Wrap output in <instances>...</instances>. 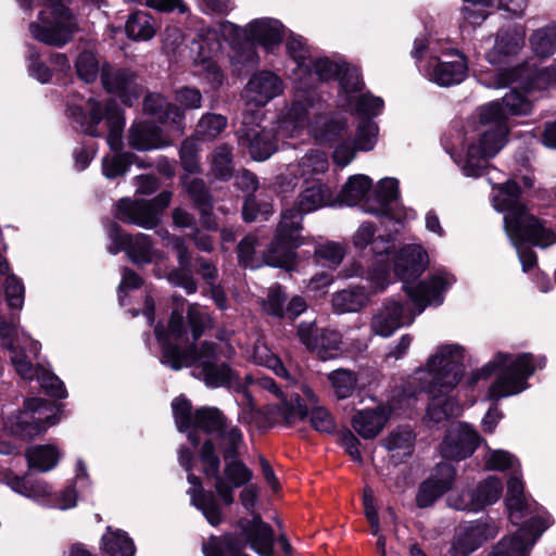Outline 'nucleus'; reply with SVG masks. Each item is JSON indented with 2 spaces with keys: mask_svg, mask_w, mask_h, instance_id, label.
Masks as SVG:
<instances>
[{
  "mask_svg": "<svg viewBox=\"0 0 556 556\" xmlns=\"http://www.w3.org/2000/svg\"><path fill=\"white\" fill-rule=\"evenodd\" d=\"M369 292L364 287L341 290L332 296V307L338 314L354 313L366 305Z\"/></svg>",
  "mask_w": 556,
  "mask_h": 556,
  "instance_id": "42",
  "label": "nucleus"
},
{
  "mask_svg": "<svg viewBox=\"0 0 556 556\" xmlns=\"http://www.w3.org/2000/svg\"><path fill=\"white\" fill-rule=\"evenodd\" d=\"M526 30L521 26L501 28L495 37L493 49L488 53L491 63H498L502 56L517 54L525 45Z\"/></svg>",
  "mask_w": 556,
  "mask_h": 556,
  "instance_id": "33",
  "label": "nucleus"
},
{
  "mask_svg": "<svg viewBox=\"0 0 556 556\" xmlns=\"http://www.w3.org/2000/svg\"><path fill=\"white\" fill-rule=\"evenodd\" d=\"M248 384L255 391H266L276 396L277 402L268 405L267 409L270 414V420H282L292 424L307 416V406L300 401L301 391L290 395L287 400L283 392L270 377H262L258 375L247 376Z\"/></svg>",
  "mask_w": 556,
  "mask_h": 556,
  "instance_id": "13",
  "label": "nucleus"
},
{
  "mask_svg": "<svg viewBox=\"0 0 556 556\" xmlns=\"http://www.w3.org/2000/svg\"><path fill=\"white\" fill-rule=\"evenodd\" d=\"M61 457L54 445H35L26 451V458L30 468L46 472L53 469Z\"/></svg>",
  "mask_w": 556,
  "mask_h": 556,
  "instance_id": "47",
  "label": "nucleus"
},
{
  "mask_svg": "<svg viewBox=\"0 0 556 556\" xmlns=\"http://www.w3.org/2000/svg\"><path fill=\"white\" fill-rule=\"evenodd\" d=\"M172 197L170 191H162L151 201L122 199L116 217L124 223L152 229L157 226L159 213L168 206Z\"/></svg>",
  "mask_w": 556,
  "mask_h": 556,
  "instance_id": "14",
  "label": "nucleus"
},
{
  "mask_svg": "<svg viewBox=\"0 0 556 556\" xmlns=\"http://www.w3.org/2000/svg\"><path fill=\"white\" fill-rule=\"evenodd\" d=\"M467 71V60L457 50L431 56L424 68L429 80L443 87L460 84L466 78Z\"/></svg>",
  "mask_w": 556,
  "mask_h": 556,
  "instance_id": "16",
  "label": "nucleus"
},
{
  "mask_svg": "<svg viewBox=\"0 0 556 556\" xmlns=\"http://www.w3.org/2000/svg\"><path fill=\"white\" fill-rule=\"evenodd\" d=\"M130 147L147 151L160 149L169 144L162 136L161 129L151 123L139 122L131 125L128 132Z\"/></svg>",
  "mask_w": 556,
  "mask_h": 556,
  "instance_id": "36",
  "label": "nucleus"
},
{
  "mask_svg": "<svg viewBox=\"0 0 556 556\" xmlns=\"http://www.w3.org/2000/svg\"><path fill=\"white\" fill-rule=\"evenodd\" d=\"M542 361L543 358L534 361L533 356L528 353L520 354L515 358L510 354L497 353L493 361L472 374L471 383L488 378L500 369L501 372L495 382L489 388V399L497 401L511 396L528 388L527 379L534 372L536 366H543Z\"/></svg>",
  "mask_w": 556,
  "mask_h": 556,
  "instance_id": "7",
  "label": "nucleus"
},
{
  "mask_svg": "<svg viewBox=\"0 0 556 556\" xmlns=\"http://www.w3.org/2000/svg\"><path fill=\"white\" fill-rule=\"evenodd\" d=\"M510 81H519V86L526 90L556 85V61L551 66L536 71L534 74L525 67L516 68L511 73Z\"/></svg>",
  "mask_w": 556,
  "mask_h": 556,
  "instance_id": "40",
  "label": "nucleus"
},
{
  "mask_svg": "<svg viewBox=\"0 0 556 556\" xmlns=\"http://www.w3.org/2000/svg\"><path fill=\"white\" fill-rule=\"evenodd\" d=\"M200 146L193 138H187L182 141L179 156L181 166L189 174H197L201 172L199 159Z\"/></svg>",
  "mask_w": 556,
  "mask_h": 556,
  "instance_id": "59",
  "label": "nucleus"
},
{
  "mask_svg": "<svg viewBox=\"0 0 556 556\" xmlns=\"http://www.w3.org/2000/svg\"><path fill=\"white\" fill-rule=\"evenodd\" d=\"M530 48L540 58H548L556 51V22H552L532 31Z\"/></svg>",
  "mask_w": 556,
  "mask_h": 556,
  "instance_id": "46",
  "label": "nucleus"
},
{
  "mask_svg": "<svg viewBox=\"0 0 556 556\" xmlns=\"http://www.w3.org/2000/svg\"><path fill=\"white\" fill-rule=\"evenodd\" d=\"M315 258L330 268L339 266L345 255L344 248L337 242H326L316 247Z\"/></svg>",
  "mask_w": 556,
  "mask_h": 556,
  "instance_id": "58",
  "label": "nucleus"
},
{
  "mask_svg": "<svg viewBox=\"0 0 556 556\" xmlns=\"http://www.w3.org/2000/svg\"><path fill=\"white\" fill-rule=\"evenodd\" d=\"M155 337L162 344V363L178 370L188 367L194 362H200L202 367L203 381L207 387L219 388L235 387L238 382L237 374L226 364H217L222 358L202 357L197 354L195 348L181 351L177 345L169 342L170 339L180 340L186 336L182 314L174 311L170 315L167 330L161 325L155 327Z\"/></svg>",
  "mask_w": 556,
  "mask_h": 556,
  "instance_id": "4",
  "label": "nucleus"
},
{
  "mask_svg": "<svg viewBox=\"0 0 556 556\" xmlns=\"http://www.w3.org/2000/svg\"><path fill=\"white\" fill-rule=\"evenodd\" d=\"M498 533V528L493 521H477L462 529L455 536L451 554L452 556H468L484 541L493 539Z\"/></svg>",
  "mask_w": 556,
  "mask_h": 556,
  "instance_id": "26",
  "label": "nucleus"
},
{
  "mask_svg": "<svg viewBox=\"0 0 556 556\" xmlns=\"http://www.w3.org/2000/svg\"><path fill=\"white\" fill-rule=\"evenodd\" d=\"M108 235L112 240V244L109 247V251L112 254L124 250L136 264L151 263L155 258L161 257V254L153 249L149 236L144 233L126 235L118 225L111 223L108 227Z\"/></svg>",
  "mask_w": 556,
  "mask_h": 556,
  "instance_id": "18",
  "label": "nucleus"
},
{
  "mask_svg": "<svg viewBox=\"0 0 556 556\" xmlns=\"http://www.w3.org/2000/svg\"><path fill=\"white\" fill-rule=\"evenodd\" d=\"M244 33L250 39L257 41L266 49H270L281 42L285 28L278 20L263 17L252 21Z\"/></svg>",
  "mask_w": 556,
  "mask_h": 556,
  "instance_id": "34",
  "label": "nucleus"
},
{
  "mask_svg": "<svg viewBox=\"0 0 556 556\" xmlns=\"http://www.w3.org/2000/svg\"><path fill=\"white\" fill-rule=\"evenodd\" d=\"M328 379L338 399H346L356 388L357 379L353 371L337 369L328 375Z\"/></svg>",
  "mask_w": 556,
  "mask_h": 556,
  "instance_id": "57",
  "label": "nucleus"
},
{
  "mask_svg": "<svg viewBox=\"0 0 556 556\" xmlns=\"http://www.w3.org/2000/svg\"><path fill=\"white\" fill-rule=\"evenodd\" d=\"M455 473L456 470L451 464H438L432 475L418 488V492L416 494L417 506L426 508L433 505L439 497L452 488Z\"/></svg>",
  "mask_w": 556,
  "mask_h": 556,
  "instance_id": "24",
  "label": "nucleus"
},
{
  "mask_svg": "<svg viewBox=\"0 0 556 556\" xmlns=\"http://www.w3.org/2000/svg\"><path fill=\"white\" fill-rule=\"evenodd\" d=\"M0 339L16 374L24 380H34L39 366L34 365L40 351V343L25 332H20L12 317L10 321L0 320Z\"/></svg>",
  "mask_w": 556,
  "mask_h": 556,
  "instance_id": "10",
  "label": "nucleus"
},
{
  "mask_svg": "<svg viewBox=\"0 0 556 556\" xmlns=\"http://www.w3.org/2000/svg\"><path fill=\"white\" fill-rule=\"evenodd\" d=\"M182 185L194 205L201 212L203 218L211 215L213 204L212 197L202 179L182 177Z\"/></svg>",
  "mask_w": 556,
  "mask_h": 556,
  "instance_id": "49",
  "label": "nucleus"
},
{
  "mask_svg": "<svg viewBox=\"0 0 556 556\" xmlns=\"http://www.w3.org/2000/svg\"><path fill=\"white\" fill-rule=\"evenodd\" d=\"M208 164L211 177L224 181L230 179L235 170L232 148L226 143L215 147L208 156Z\"/></svg>",
  "mask_w": 556,
  "mask_h": 556,
  "instance_id": "41",
  "label": "nucleus"
},
{
  "mask_svg": "<svg viewBox=\"0 0 556 556\" xmlns=\"http://www.w3.org/2000/svg\"><path fill=\"white\" fill-rule=\"evenodd\" d=\"M285 302L286 294L282 288L276 285L268 289L266 298L262 301V306L266 314L276 318H285Z\"/></svg>",
  "mask_w": 556,
  "mask_h": 556,
  "instance_id": "62",
  "label": "nucleus"
},
{
  "mask_svg": "<svg viewBox=\"0 0 556 556\" xmlns=\"http://www.w3.org/2000/svg\"><path fill=\"white\" fill-rule=\"evenodd\" d=\"M249 546L260 556H274V530L258 515L242 528Z\"/></svg>",
  "mask_w": 556,
  "mask_h": 556,
  "instance_id": "32",
  "label": "nucleus"
},
{
  "mask_svg": "<svg viewBox=\"0 0 556 556\" xmlns=\"http://www.w3.org/2000/svg\"><path fill=\"white\" fill-rule=\"evenodd\" d=\"M383 105L381 98L365 93L355 98L354 111L359 117L370 119L382 112Z\"/></svg>",
  "mask_w": 556,
  "mask_h": 556,
  "instance_id": "63",
  "label": "nucleus"
},
{
  "mask_svg": "<svg viewBox=\"0 0 556 556\" xmlns=\"http://www.w3.org/2000/svg\"><path fill=\"white\" fill-rule=\"evenodd\" d=\"M125 29L127 36L136 41L150 40L156 33L153 18L142 11H138L128 17Z\"/></svg>",
  "mask_w": 556,
  "mask_h": 556,
  "instance_id": "48",
  "label": "nucleus"
},
{
  "mask_svg": "<svg viewBox=\"0 0 556 556\" xmlns=\"http://www.w3.org/2000/svg\"><path fill=\"white\" fill-rule=\"evenodd\" d=\"M428 265V256L420 245H406L399 252L395 261V273L404 286H410L409 281L419 277Z\"/></svg>",
  "mask_w": 556,
  "mask_h": 556,
  "instance_id": "30",
  "label": "nucleus"
},
{
  "mask_svg": "<svg viewBox=\"0 0 556 556\" xmlns=\"http://www.w3.org/2000/svg\"><path fill=\"white\" fill-rule=\"evenodd\" d=\"M72 114L80 124L85 134L93 137L101 136V132L97 130V126L103 119V113L101 105L93 98L88 99L85 109L80 105L73 106Z\"/></svg>",
  "mask_w": 556,
  "mask_h": 556,
  "instance_id": "44",
  "label": "nucleus"
},
{
  "mask_svg": "<svg viewBox=\"0 0 556 556\" xmlns=\"http://www.w3.org/2000/svg\"><path fill=\"white\" fill-rule=\"evenodd\" d=\"M493 204L496 211L504 213L505 230L517 248L523 271L530 270L536 264V255L532 250L519 247V243L528 241L546 248L556 241L555 233L528 212L520 202V189L513 180L498 187Z\"/></svg>",
  "mask_w": 556,
  "mask_h": 556,
  "instance_id": "3",
  "label": "nucleus"
},
{
  "mask_svg": "<svg viewBox=\"0 0 556 556\" xmlns=\"http://www.w3.org/2000/svg\"><path fill=\"white\" fill-rule=\"evenodd\" d=\"M450 285L451 281L446 277L433 276L416 286H405L404 291L416 306V312L400 302L386 301L371 318V331L377 336L389 338L401 327L412 325L415 317L421 314L428 305L442 304V293Z\"/></svg>",
  "mask_w": 556,
  "mask_h": 556,
  "instance_id": "5",
  "label": "nucleus"
},
{
  "mask_svg": "<svg viewBox=\"0 0 556 556\" xmlns=\"http://www.w3.org/2000/svg\"><path fill=\"white\" fill-rule=\"evenodd\" d=\"M222 440L223 455L226 460L229 458H236L238 448L243 442V435L241 430L236 426H227L218 433Z\"/></svg>",
  "mask_w": 556,
  "mask_h": 556,
  "instance_id": "60",
  "label": "nucleus"
},
{
  "mask_svg": "<svg viewBox=\"0 0 556 556\" xmlns=\"http://www.w3.org/2000/svg\"><path fill=\"white\" fill-rule=\"evenodd\" d=\"M376 229L371 223H363L358 229L355 231L353 236V244L355 248L363 250L365 249L369 243L374 244V252L377 254L382 253H389L391 249V244L388 239H384L383 237H379L376 240H374Z\"/></svg>",
  "mask_w": 556,
  "mask_h": 556,
  "instance_id": "51",
  "label": "nucleus"
},
{
  "mask_svg": "<svg viewBox=\"0 0 556 556\" xmlns=\"http://www.w3.org/2000/svg\"><path fill=\"white\" fill-rule=\"evenodd\" d=\"M283 91V81L271 72L262 71L254 74L247 84L244 97L255 106H264Z\"/></svg>",
  "mask_w": 556,
  "mask_h": 556,
  "instance_id": "27",
  "label": "nucleus"
},
{
  "mask_svg": "<svg viewBox=\"0 0 556 556\" xmlns=\"http://www.w3.org/2000/svg\"><path fill=\"white\" fill-rule=\"evenodd\" d=\"M391 409L386 405L357 410L352 417V427L365 440L376 438L387 425Z\"/></svg>",
  "mask_w": 556,
  "mask_h": 556,
  "instance_id": "29",
  "label": "nucleus"
},
{
  "mask_svg": "<svg viewBox=\"0 0 556 556\" xmlns=\"http://www.w3.org/2000/svg\"><path fill=\"white\" fill-rule=\"evenodd\" d=\"M336 198L331 188L319 180L308 184L299 193L296 200L281 212V231L291 227L293 231L302 229L303 216L324 206L332 205Z\"/></svg>",
  "mask_w": 556,
  "mask_h": 556,
  "instance_id": "12",
  "label": "nucleus"
},
{
  "mask_svg": "<svg viewBox=\"0 0 556 556\" xmlns=\"http://www.w3.org/2000/svg\"><path fill=\"white\" fill-rule=\"evenodd\" d=\"M200 457L206 477L215 479L214 488L217 495L225 505H231L233 503V490L252 479L251 470L242 462L229 458L230 460L227 462L224 469V478L220 477V460L211 440L203 443Z\"/></svg>",
  "mask_w": 556,
  "mask_h": 556,
  "instance_id": "9",
  "label": "nucleus"
},
{
  "mask_svg": "<svg viewBox=\"0 0 556 556\" xmlns=\"http://www.w3.org/2000/svg\"><path fill=\"white\" fill-rule=\"evenodd\" d=\"M399 197V181L394 178H383L379 181L374 194L364 203V211L372 215H388L389 206Z\"/></svg>",
  "mask_w": 556,
  "mask_h": 556,
  "instance_id": "38",
  "label": "nucleus"
},
{
  "mask_svg": "<svg viewBox=\"0 0 556 556\" xmlns=\"http://www.w3.org/2000/svg\"><path fill=\"white\" fill-rule=\"evenodd\" d=\"M187 479L192 485L188 491L191 503L202 511L210 525L218 526L223 521V513L215 494L211 491H204L200 479L192 472L189 471Z\"/></svg>",
  "mask_w": 556,
  "mask_h": 556,
  "instance_id": "31",
  "label": "nucleus"
},
{
  "mask_svg": "<svg viewBox=\"0 0 556 556\" xmlns=\"http://www.w3.org/2000/svg\"><path fill=\"white\" fill-rule=\"evenodd\" d=\"M328 166L329 163L326 153L315 149L305 153L296 164L289 165L288 172L290 176H299L308 184L309 180H318L316 177L325 174Z\"/></svg>",
  "mask_w": 556,
  "mask_h": 556,
  "instance_id": "35",
  "label": "nucleus"
},
{
  "mask_svg": "<svg viewBox=\"0 0 556 556\" xmlns=\"http://www.w3.org/2000/svg\"><path fill=\"white\" fill-rule=\"evenodd\" d=\"M503 491L498 478L489 477L475 489L448 498L450 505L458 510L479 511L488 505L496 503Z\"/></svg>",
  "mask_w": 556,
  "mask_h": 556,
  "instance_id": "21",
  "label": "nucleus"
},
{
  "mask_svg": "<svg viewBox=\"0 0 556 556\" xmlns=\"http://www.w3.org/2000/svg\"><path fill=\"white\" fill-rule=\"evenodd\" d=\"M301 231L302 229H298L295 232L291 227H287L285 231H281L280 222L276 237L264 254V263L274 267L290 266L294 260L293 250L302 244Z\"/></svg>",
  "mask_w": 556,
  "mask_h": 556,
  "instance_id": "25",
  "label": "nucleus"
},
{
  "mask_svg": "<svg viewBox=\"0 0 556 556\" xmlns=\"http://www.w3.org/2000/svg\"><path fill=\"white\" fill-rule=\"evenodd\" d=\"M548 528V520L531 518V523H523L515 534L498 541L488 556H530L539 538Z\"/></svg>",
  "mask_w": 556,
  "mask_h": 556,
  "instance_id": "15",
  "label": "nucleus"
},
{
  "mask_svg": "<svg viewBox=\"0 0 556 556\" xmlns=\"http://www.w3.org/2000/svg\"><path fill=\"white\" fill-rule=\"evenodd\" d=\"M323 103L314 93H300L288 109L279 129L293 138L307 127L308 134L318 142H330L341 137L346 123L339 117L321 114Z\"/></svg>",
  "mask_w": 556,
  "mask_h": 556,
  "instance_id": "6",
  "label": "nucleus"
},
{
  "mask_svg": "<svg viewBox=\"0 0 556 556\" xmlns=\"http://www.w3.org/2000/svg\"><path fill=\"white\" fill-rule=\"evenodd\" d=\"M42 1L47 9L39 13L37 22L29 24V33L42 43L61 48L73 39L78 29L77 21L62 0Z\"/></svg>",
  "mask_w": 556,
  "mask_h": 556,
  "instance_id": "8",
  "label": "nucleus"
},
{
  "mask_svg": "<svg viewBox=\"0 0 556 556\" xmlns=\"http://www.w3.org/2000/svg\"><path fill=\"white\" fill-rule=\"evenodd\" d=\"M143 109L147 113L155 116L162 123H169L173 128L181 130L185 114L179 108L167 102L160 93L148 94L143 102Z\"/></svg>",
  "mask_w": 556,
  "mask_h": 556,
  "instance_id": "37",
  "label": "nucleus"
},
{
  "mask_svg": "<svg viewBox=\"0 0 556 556\" xmlns=\"http://www.w3.org/2000/svg\"><path fill=\"white\" fill-rule=\"evenodd\" d=\"M191 51L194 62L203 66L211 78L220 84L223 74L217 64L216 58L222 51V40L218 39V31L211 27L201 28L192 41Z\"/></svg>",
  "mask_w": 556,
  "mask_h": 556,
  "instance_id": "20",
  "label": "nucleus"
},
{
  "mask_svg": "<svg viewBox=\"0 0 556 556\" xmlns=\"http://www.w3.org/2000/svg\"><path fill=\"white\" fill-rule=\"evenodd\" d=\"M341 343V334L338 331L321 329L318 334L317 346L313 351H316L324 361L331 359L340 355Z\"/></svg>",
  "mask_w": 556,
  "mask_h": 556,
  "instance_id": "55",
  "label": "nucleus"
},
{
  "mask_svg": "<svg viewBox=\"0 0 556 556\" xmlns=\"http://www.w3.org/2000/svg\"><path fill=\"white\" fill-rule=\"evenodd\" d=\"M102 64L91 50L81 51L75 62L78 77L85 83H92L98 78Z\"/></svg>",
  "mask_w": 556,
  "mask_h": 556,
  "instance_id": "56",
  "label": "nucleus"
},
{
  "mask_svg": "<svg viewBox=\"0 0 556 556\" xmlns=\"http://www.w3.org/2000/svg\"><path fill=\"white\" fill-rule=\"evenodd\" d=\"M532 110L531 101L523 93L511 89L501 102H492L479 111L476 136L469 139L466 157L459 167L467 177H480L486 169V161L495 156L505 146L508 115H527Z\"/></svg>",
  "mask_w": 556,
  "mask_h": 556,
  "instance_id": "1",
  "label": "nucleus"
},
{
  "mask_svg": "<svg viewBox=\"0 0 556 556\" xmlns=\"http://www.w3.org/2000/svg\"><path fill=\"white\" fill-rule=\"evenodd\" d=\"M252 118L245 115L241 127L238 129L239 144L248 149L255 161L269 159L277 150V139L273 127L262 126L250 122Z\"/></svg>",
  "mask_w": 556,
  "mask_h": 556,
  "instance_id": "17",
  "label": "nucleus"
},
{
  "mask_svg": "<svg viewBox=\"0 0 556 556\" xmlns=\"http://www.w3.org/2000/svg\"><path fill=\"white\" fill-rule=\"evenodd\" d=\"M47 402L41 399H29L25 402V409L11 421V430L22 438H34L56 424L53 415H43Z\"/></svg>",
  "mask_w": 556,
  "mask_h": 556,
  "instance_id": "19",
  "label": "nucleus"
},
{
  "mask_svg": "<svg viewBox=\"0 0 556 556\" xmlns=\"http://www.w3.org/2000/svg\"><path fill=\"white\" fill-rule=\"evenodd\" d=\"M194 425L207 432V433H219L225 427L226 419L222 412L215 407H203L197 409L193 416Z\"/></svg>",
  "mask_w": 556,
  "mask_h": 556,
  "instance_id": "54",
  "label": "nucleus"
},
{
  "mask_svg": "<svg viewBox=\"0 0 556 556\" xmlns=\"http://www.w3.org/2000/svg\"><path fill=\"white\" fill-rule=\"evenodd\" d=\"M506 507L509 514V519L514 525L531 523V518L546 519L545 511L534 501H529L523 495L522 481L513 476L507 483Z\"/></svg>",
  "mask_w": 556,
  "mask_h": 556,
  "instance_id": "22",
  "label": "nucleus"
},
{
  "mask_svg": "<svg viewBox=\"0 0 556 556\" xmlns=\"http://www.w3.org/2000/svg\"><path fill=\"white\" fill-rule=\"evenodd\" d=\"M371 187V179L365 175H355L342 187L339 200L346 205H354L361 201Z\"/></svg>",
  "mask_w": 556,
  "mask_h": 556,
  "instance_id": "52",
  "label": "nucleus"
},
{
  "mask_svg": "<svg viewBox=\"0 0 556 556\" xmlns=\"http://www.w3.org/2000/svg\"><path fill=\"white\" fill-rule=\"evenodd\" d=\"M415 434L409 427H399L392 430L382 441L383 446L392 457H407L414 451Z\"/></svg>",
  "mask_w": 556,
  "mask_h": 556,
  "instance_id": "45",
  "label": "nucleus"
},
{
  "mask_svg": "<svg viewBox=\"0 0 556 556\" xmlns=\"http://www.w3.org/2000/svg\"><path fill=\"white\" fill-rule=\"evenodd\" d=\"M101 81L108 92L118 94L126 105H131L138 98L135 75L128 70H114L102 63Z\"/></svg>",
  "mask_w": 556,
  "mask_h": 556,
  "instance_id": "28",
  "label": "nucleus"
},
{
  "mask_svg": "<svg viewBox=\"0 0 556 556\" xmlns=\"http://www.w3.org/2000/svg\"><path fill=\"white\" fill-rule=\"evenodd\" d=\"M229 336L228 331L219 330L216 333L217 342L204 341L197 350V354L202 357L230 358L235 354V349L229 343Z\"/></svg>",
  "mask_w": 556,
  "mask_h": 556,
  "instance_id": "53",
  "label": "nucleus"
},
{
  "mask_svg": "<svg viewBox=\"0 0 556 556\" xmlns=\"http://www.w3.org/2000/svg\"><path fill=\"white\" fill-rule=\"evenodd\" d=\"M300 401L307 406V414H311V424L319 432L330 433L334 430V421L331 414L323 406H318L317 395L311 387L302 384L300 387Z\"/></svg>",
  "mask_w": 556,
  "mask_h": 556,
  "instance_id": "39",
  "label": "nucleus"
},
{
  "mask_svg": "<svg viewBox=\"0 0 556 556\" xmlns=\"http://www.w3.org/2000/svg\"><path fill=\"white\" fill-rule=\"evenodd\" d=\"M7 484L14 492L35 501L49 497L52 493V489L48 482L40 479H31L29 477H8Z\"/></svg>",
  "mask_w": 556,
  "mask_h": 556,
  "instance_id": "43",
  "label": "nucleus"
},
{
  "mask_svg": "<svg viewBox=\"0 0 556 556\" xmlns=\"http://www.w3.org/2000/svg\"><path fill=\"white\" fill-rule=\"evenodd\" d=\"M479 434L466 424L450 427L440 445L441 455L452 460H462L470 456L478 447Z\"/></svg>",
  "mask_w": 556,
  "mask_h": 556,
  "instance_id": "23",
  "label": "nucleus"
},
{
  "mask_svg": "<svg viewBox=\"0 0 556 556\" xmlns=\"http://www.w3.org/2000/svg\"><path fill=\"white\" fill-rule=\"evenodd\" d=\"M102 548L110 556H134L135 545L132 540L119 530L110 529L102 536Z\"/></svg>",
  "mask_w": 556,
  "mask_h": 556,
  "instance_id": "50",
  "label": "nucleus"
},
{
  "mask_svg": "<svg viewBox=\"0 0 556 556\" xmlns=\"http://www.w3.org/2000/svg\"><path fill=\"white\" fill-rule=\"evenodd\" d=\"M253 359L257 365L271 369L277 376L289 378V372L285 368L280 358L275 355L266 345H256L253 352Z\"/></svg>",
  "mask_w": 556,
  "mask_h": 556,
  "instance_id": "61",
  "label": "nucleus"
},
{
  "mask_svg": "<svg viewBox=\"0 0 556 556\" xmlns=\"http://www.w3.org/2000/svg\"><path fill=\"white\" fill-rule=\"evenodd\" d=\"M464 374L463 353L459 345L440 346L427 362V368L418 372L421 389L432 396L427 418L433 424L457 416L460 406L452 396H445L459 382Z\"/></svg>",
  "mask_w": 556,
  "mask_h": 556,
  "instance_id": "2",
  "label": "nucleus"
},
{
  "mask_svg": "<svg viewBox=\"0 0 556 556\" xmlns=\"http://www.w3.org/2000/svg\"><path fill=\"white\" fill-rule=\"evenodd\" d=\"M227 126V119L220 114H205L201 117L198 123L197 131L200 136L214 139L216 138Z\"/></svg>",
  "mask_w": 556,
  "mask_h": 556,
  "instance_id": "64",
  "label": "nucleus"
},
{
  "mask_svg": "<svg viewBox=\"0 0 556 556\" xmlns=\"http://www.w3.org/2000/svg\"><path fill=\"white\" fill-rule=\"evenodd\" d=\"M105 121L109 128L106 142L111 150L116 153L103 159L102 172L106 178L114 179L127 173L130 164L136 161V156L129 152L121 153L125 119L123 112L111 101L105 106Z\"/></svg>",
  "mask_w": 556,
  "mask_h": 556,
  "instance_id": "11",
  "label": "nucleus"
}]
</instances>
